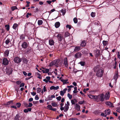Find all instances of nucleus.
<instances>
[{
  "label": "nucleus",
  "instance_id": "f257e3e1",
  "mask_svg": "<svg viewBox=\"0 0 120 120\" xmlns=\"http://www.w3.org/2000/svg\"><path fill=\"white\" fill-rule=\"evenodd\" d=\"M94 71H97V72L96 74L97 76L99 77H101L102 76L104 73V71L102 69H99L98 68L95 67L94 68Z\"/></svg>",
  "mask_w": 120,
  "mask_h": 120
},
{
  "label": "nucleus",
  "instance_id": "f03ea898",
  "mask_svg": "<svg viewBox=\"0 0 120 120\" xmlns=\"http://www.w3.org/2000/svg\"><path fill=\"white\" fill-rule=\"evenodd\" d=\"M104 94H99L96 97V99H98L101 101H103L104 100Z\"/></svg>",
  "mask_w": 120,
  "mask_h": 120
},
{
  "label": "nucleus",
  "instance_id": "7ed1b4c3",
  "mask_svg": "<svg viewBox=\"0 0 120 120\" xmlns=\"http://www.w3.org/2000/svg\"><path fill=\"white\" fill-rule=\"evenodd\" d=\"M59 62V59L53 61L51 62L50 64V66H52L53 65L58 64Z\"/></svg>",
  "mask_w": 120,
  "mask_h": 120
},
{
  "label": "nucleus",
  "instance_id": "20e7f679",
  "mask_svg": "<svg viewBox=\"0 0 120 120\" xmlns=\"http://www.w3.org/2000/svg\"><path fill=\"white\" fill-rule=\"evenodd\" d=\"M70 105V104L68 101H67V103L65 104L64 106V111L66 112L69 109V106Z\"/></svg>",
  "mask_w": 120,
  "mask_h": 120
},
{
  "label": "nucleus",
  "instance_id": "39448f33",
  "mask_svg": "<svg viewBox=\"0 0 120 120\" xmlns=\"http://www.w3.org/2000/svg\"><path fill=\"white\" fill-rule=\"evenodd\" d=\"M3 64L4 65H7L9 64V61L7 59L4 58L2 60Z\"/></svg>",
  "mask_w": 120,
  "mask_h": 120
},
{
  "label": "nucleus",
  "instance_id": "423d86ee",
  "mask_svg": "<svg viewBox=\"0 0 120 120\" xmlns=\"http://www.w3.org/2000/svg\"><path fill=\"white\" fill-rule=\"evenodd\" d=\"M58 40L61 41L63 39V35L60 34H58L56 36Z\"/></svg>",
  "mask_w": 120,
  "mask_h": 120
},
{
  "label": "nucleus",
  "instance_id": "0eeeda50",
  "mask_svg": "<svg viewBox=\"0 0 120 120\" xmlns=\"http://www.w3.org/2000/svg\"><path fill=\"white\" fill-rule=\"evenodd\" d=\"M22 60L21 59L19 58L18 57H15L14 59V61L15 63H17L21 62Z\"/></svg>",
  "mask_w": 120,
  "mask_h": 120
},
{
  "label": "nucleus",
  "instance_id": "6e6552de",
  "mask_svg": "<svg viewBox=\"0 0 120 120\" xmlns=\"http://www.w3.org/2000/svg\"><path fill=\"white\" fill-rule=\"evenodd\" d=\"M82 55V54L80 52H78L75 55V57L76 58L80 57Z\"/></svg>",
  "mask_w": 120,
  "mask_h": 120
},
{
  "label": "nucleus",
  "instance_id": "1a4fd4ad",
  "mask_svg": "<svg viewBox=\"0 0 120 120\" xmlns=\"http://www.w3.org/2000/svg\"><path fill=\"white\" fill-rule=\"evenodd\" d=\"M22 48L24 49L26 48L28 46L27 43L25 42H24L22 44Z\"/></svg>",
  "mask_w": 120,
  "mask_h": 120
},
{
  "label": "nucleus",
  "instance_id": "9d476101",
  "mask_svg": "<svg viewBox=\"0 0 120 120\" xmlns=\"http://www.w3.org/2000/svg\"><path fill=\"white\" fill-rule=\"evenodd\" d=\"M9 51L8 49L6 50L4 53V56L5 57H8L9 53Z\"/></svg>",
  "mask_w": 120,
  "mask_h": 120
},
{
  "label": "nucleus",
  "instance_id": "9b49d317",
  "mask_svg": "<svg viewBox=\"0 0 120 120\" xmlns=\"http://www.w3.org/2000/svg\"><path fill=\"white\" fill-rule=\"evenodd\" d=\"M106 105L109 106V107H113L114 106L109 101H107L105 102Z\"/></svg>",
  "mask_w": 120,
  "mask_h": 120
},
{
  "label": "nucleus",
  "instance_id": "f8f14e48",
  "mask_svg": "<svg viewBox=\"0 0 120 120\" xmlns=\"http://www.w3.org/2000/svg\"><path fill=\"white\" fill-rule=\"evenodd\" d=\"M109 93L108 92H107L105 95V98L106 100H107L109 99Z\"/></svg>",
  "mask_w": 120,
  "mask_h": 120
},
{
  "label": "nucleus",
  "instance_id": "ddd939ff",
  "mask_svg": "<svg viewBox=\"0 0 120 120\" xmlns=\"http://www.w3.org/2000/svg\"><path fill=\"white\" fill-rule=\"evenodd\" d=\"M64 64L66 67H67L68 66V60L67 58L65 57L64 59Z\"/></svg>",
  "mask_w": 120,
  "mask_h": 120
},
{
  "label": "nucleus",
  "instance_id": "4468645a",
  "mask_svg": "<svg viewBox=\"0 0 120 120\" xmlns=\"http://www.w3.org/2000/svg\"><path fill=\"white\" fill-rule=\"evenodd\" d=\"M81 47L80 46H76L74 49V51L77 52L81 49Z\"/></svg>",
  "mask_w": 120,
  "mask_h": 120
},
{
  "label": "nucleus",
  "instance_id": "2eb2a0df",
  "mask_svg": "<svg viewBox=\"0 0 120 120\" xmlns=\"http://www.w3.org/2000/svg\"><path fill=\"white\" fill-rule=\"evenodd\" d=\"M75 108L78 111H79L80 110V106L77 104H76L75 105Z\"/></svg>",
  "mask_w": 120,
  "mask_h": 120
},
{
  "label": "nucleus",
  "instance_id": "dca6fc26",
  "mask_svg": "<svg viewBox=\"0 0 120 120\" xmlns=\"http://www.w3.org/2000/svg\"><path fill=\"white\" fill-rule=\"evenodd\" d=\"M86 44V42L84 40L82 41L81 43L80 44V45L82 47L85 46Z\"/></svg>",
  "mask_w": 120,
  "mask_h": 120
},
{
  "label": "nucleus",
  "instance_id": "f3484780",
  "mask_svg": "<svg viewBox=\"0 0 120 120\" xmlns=\"http://www.w3.org/2000/svg\"><path fill=\"white\" fill-rule=\"evenodd\" d=\"M20 116L18 114H17L14 117V120H20Z\"/></svg>",
  "mask_w": 120,
  "mask_h": 120
},
{
  "label": "nucleus",
  "instance_id": "a211bd4d",
  "mask_svg": "<svg viewBox=\"0 0 120 120\" xmlns=\"http://www.w3.org/2000/svg\"><path fill=\"white\" fill-rule=\"evenodd\" d=\"M95 56L96 57L98 56L100 54V51L98 49L95 50Z\"/></svg>",
  "mask_w": 120,
  "mask_h": 120
},
{
  "label": "nucleus",
  "instance_id": "6ab92c4d",
  "mask_svg": "<svg viewBox=\"0 0 120 120\" xmlns=\"http://www.w3.org/2000/svg\"><path fill=\"white\" fill-rule=\"evenodd\" d=\"M31 49L30 48H28L25 50V53L26 54H27L30 53Z\"/></svg>",
  "mask_w": 120,
  "mask_h": 120
},
{
  "label": "nucleus",
  "instance_id": "aec40b11",
  "mask_svg": "<svg viewBox=\"0 0 120 120\" xmlns=\"http://www.w3.org/2000/svg\"><path fill=\"white\" fill-rule=\"evenodd\" d=\"M54 42L53 40L52 39H50L49 41V44L50 45H54Z\"/></svg>",
  "mask_w": 120,
  "mask_h": 120
},
{
  "label": "nucleus",
  "instance_id": "412c9836",
  "mask_svg": "<svg viewBox=\"0 0 120 120\" xmlns=\"http://www.w3.org/2000/svg\"><path fill=\"white\" fill-rule=\"evenodd\" d=\"M105 113L106 115H109L110 114V110L109 109L106 110L105 111Z\"/></svg>",
  "mask_w": 120,
  "mask_h": 120
},
{
  "label": "nucleus",
  "instance_id": "4be33fe9",
  "mask_svg": "<svg viewBox=\"0 0 120 120\" xmlns=\"http://www.w3.org/2000/svg\"><path fill=\"white\" fill-rule=\"evenodd\" d=\"M68 79H61V81L63 82V84H67V83H68V82H67L68 81Z\"/></svg>",
  "mask_w": 120,
  "mask_h": 120
},
{
  "label": "nucleus",
  "instance_id": "5701e85b",
  "mask_svg": "<svg viewBox=\"0 0 120 120\" xmlns=\"http://www.w3.org/2000/svg\"><path fill=\"white\" fill-rule=\"evenodd\" d=\"M88 96L90 98L92 99H96V96H94L92 95H88Z\"/></svg>",
  "mask_w": 120,
  "mask_h": 120
},
{
  "label": "nucleus",
  "instance_id": "b1692460",
  "mask_svg": "<svg viewBox=\"0 0 120 120\" xmlns=\"http://www.w3.org/2000/svg\"><path fill=\"white\" fill-rule=\"evenodd\" d=\"M60 25V23L59 22H56L55 24V26L56 28H58Z\"/></svg>",
  "mask_w": 120,
  "mask_h": 120
},
{
  "label": "nucleus",
  "instance_id": "393cba45",
  "mask_svg": "<svg viewBox=\"0 0 120 120\" xmlns=\"http://www.w3.org/2000/svg\"><path fill=\"white\" fill-rule=\"evenodd\" d=\"M51 105L54 107H56L57 106V103L56 102H52Z\"/></svg>",
  "mask_w": 120,
  "mask_h": 120
},
{
  "label": "nucleus",
  "instance_id": "a878e982",
  "mask_svg": "<svg viewBox=\"0 0 120 120\" xmlns=\"http://www.w3.org/2000/svg\"><path fill=\"white\" fill-rule=\"evenodd\" d=\"M43 23V21L41 20H39L38 21V24L39 25H42Z\"/></svg>",
  "mask_w": 120,
  "mask_h": 120
},
{
  "label": "nucleus",
  "instance_id": "bb28decb",
  "mask_svg": "<svg viewBox=\"0 0 120 120\" xmlns=\"http://www.w3.org/2000/svg\"><path fill=\"white\" fill-rule=\"evenodd\" d=\"M118 78V74H116V75H114L113 77V79L115 81Z\"/></svg>",
  "mask_w": 120,
  "mask_h": 120
},
{
  "label": "nucleus",
  "instance_id": "cd10ccee",
  "mask_svg": "<svg viewBox=\"0 0 120 120\" xmlns=\"http://www.w3.org/2000/svg\"><path fill=\"white\" fill-rule=\"evenodd\" d=\"M18 25L17 23H15L13 25V29L15 30L17 27L18 26Z\"/></svg>",
  "mask_w": 120,
  "mask_h": 120
},
{
  "label": "nucleus",
  "instance_id": "c85d7f7f",
  "mask_svg": "<svg viewBox=\"0 0 120 120\" xmlns=\"http://www.w3.org/2000/svg\"><path fill=\"white\" fill-rule=\"evenodd\" d=\"M48 98L49 100H52V98H55V96L54 95H51V97H50V96L48 97Z\"/></svg>",
  "mask_w": 120,
  "mask_h": 120
},
{
  "label": "nucleus",
  "instance_id": "c756f323",
  "mask_svg": "<svg viewBox=\"0 0 120 120\" xmlns=\"http://www.w3.org/2000/svg\"><path fill=\"white\" fill-rule=\"evenodd\" d=\"M10 42V40L9 39H7L5 41V43L6 45H8Z\"/></svg>",
  "mask_w": 120,
  "mask_h": 120
},
{
  "label": "nucleus",
  "instance_id": "7c9ffc66",
  "mask_svg": "<svg viewBox=\"0 0 120 120\" xmlns=\"http://www.w3.org/2000/svg\"><path fill=\"white\" fill-rule=\"evenodd\" d=\"M73 21L75 23H76L78 22V20L77 18L75 17L73 19Z\"/></svg>",
  "mask_w": 120,
  "mask_h": 120
},
{
  "label": "nucleus",
  "instance_id": "2f4dec72",
  "mask_svg": "<svg viewBox=\"0 0 120 120\" xmlns=\"http://www.w3.org/2000/svg\"><path fill=\"white\" fill-rule=\"evenodd\" d=\"M5 27H6V29L7 31H8L9 30L10 27L8 25H6L5 26Z\"/></svg>",
  "mask_w": 120,
  "mask_h": 120
},
{
  "label": "nucleus",
  "instance_id": "473e14b6",
  "mask_svg": "<svg viewBox=\"0 0 120 120\" xmlns=\"http://www.w3.org/2000/svg\"><path fill=\"white\" fill-rule=\"evenodd\" d=\"M103 43L104 46H105L108 43L106 41H103Z\"/></svg>",
  "mask_w": 120,
  "mask_h": 120
},
{
  "label": "nucleus",
  "instance_id": "72a5a7b5",
  "mask_svg": "<svg viewBox=\"0 0 120 120\" xmlns=\"http://www.w3.org/2000/svg\"><path fill=\"white\" fill-rule=\"evenodd\" d=\"M11 9L12 11H13L15 9H17V8L15 6H14L11 7Z\"/></svg>",
  "mask_w": 120,
  "mask_h": 120
},
{
  "label": "nucleus",
  "instance_id": "f704fd0d",
  "mask_svg": "<svg viewBox=\"0 0 120 120\" xmlns=\"http://www.w3.org/2000/svg\"><path fill=\"white\" fill-rule=\"evenodd\" d=\"M69 34L68 32H66L65 33L64 36L65 37H67L69 36Z\"/></svg>",
  "mask_w": 120,
  "mask_h": 120
},
{
  "label": "nucleus",
  "instance_id": "c9c22d12",
  "mask_svg": "<svg viewBox=\"0 0 120 120\" xmlns=\"http://www.w3.org/2000/svg\"><path fill=\"white\" fill-rule=\"evenodd\" d=\"M67 96L70 99H71L72 98V95L70 94L69 93L68 94Z\"/></svg>",
  "mask_w": 120,
  "mask_h": 120
},
{
  "label": "nucleus",
  "instance_id": "e433bc0d",
  "mask_svg": "<svg viewBox=\"0 0 120 120\" xmlns=\"http://www.w3.org/2000/svg\"><path fill=\"white\" fill-rule=\"evenodd\" d=\"M91 16L93 17L94 18L95 17V15L94 13L92 12L91 14Z\"/></svg>",
  "mask_w": 120,
  "mask_h": 120
},
{
  "label": "nucleus",
  "instance_id": "4c0bfd02",
  "mask_svg": "<svg viewBox=\"0 0 120 120\" xmlns=\"http://www.w3.org/2000/svg\"><path fill=\"white\" fill-rule=\"evenodd\" d=\"M79 63L82 66H83L85 64V62L83 61Z\"/></svg>",
  "mask_w": 120,
  "mask_h": 120
},
{
  "label": "nucleus",
  "instance_id": "58836bf2",
  "mask_svg": "<svg viewBox=\"0 0 120 120\" xmlns=\"http://www.w3.org/2000/svg\"><path fill=\"white\" fill-rule=\"evenodd\" d=\"M20 38L21 39H23L25 38L24 36L23 35H20Z\"/></svg>",
  "mask_w": 120,
  "mask_h": 120
},
{
  "label": "nucleus",
  "instance_id": "ea45409f",
  "mask_svg": "<svg viewBox=\"0 0 120 120\" xmlns=\"http://www.w3.org/2000/svg\"><path fill=\"white\" fill-rule=\"evenodd\" d=\"M41 89L40 88H38L37 89V92L38 93H39L41 91Z\"/></svg>",
  "mask_w": 120,
  "mask_h": 120
},
{
  "label": "nucleus",
  "instance_id": "a19ab883",
  "mask_svg": "<svg viewBox=\"0 0 120 120\" xmlns=\"http://www.w3.org/2000/svg\"><path fill=\"white\" fill-rule=\"evenodd\" d=\"M16 105L18 108H19L21 106V104L19 103H16Z\"/></svg>",
  "mask_w": 120,
  "mask_h": 120
},
{
  "label": "nucleus",
  "instance_id": "79ce46f5",
  "mask_svg": "<svg viewBox=\"0 0 120 120\" xmlns=\"http://www.w3.org/2000/svg\"><path fill=\"white\" fill-rule=\"evenodd\" d=\"M64 93L62 90L60 92V94L62 96H63Z\"/></svg>",
  "mask_w": 120,
  "mask_h": 120
},
{
  "label": "nucleus",
  "instance_id": "37998d69",
  "mask_svg": "<svg viewBox=\"0 0 120 120\" xmlns=\"http://www.w3.org/2000/svg\"><path fill=\"white\" fill-rule=\"evenodd\" d=\"M12 101H8L7 102V103L6 104V105H9L11 103H12Z\"/></svg>",
  "mask_w": 120,
  "mask_h": 120
},
{
  "label": "nucleus",
  "instance_id": "c03bdc74",
  "mask_svg": "<svg viewBox=\"0 0 120 120\" xmlns=\"http://www.w3.org/2000/svg\"><path fill=\"white\" fill-rule=\"evenodd\" d=\"M47 107L50 110H51L52 108V106L51 105H48L47 106Z\"/></svg>",
  "mask_w": 120,
  "mask_h": 120
},
{
  "label": "nucleus",
  "instance_id": "a18cd8bd",
  "mask_svg": "<svg viewBox=\"0 0 120 120\" xmlns=\"http://www.w3.org/2000/svg\"><path fill=\"white\" fill-rule=\"evenodd\" d=\"M35 99L36 100H38L39 99V98L37 95H36L35 97Z\"/></svg>",
  "mask_w": 120,
  "mask_h": 120
},
{
  "label": "nucleus",
  "instance_id": "49530a36",
  "mask_svg": "<svg viewBox=\"0 0 120 120\" xmlns=\"http://www.w3.org/2000/svg\"><path fill=\"white\" fill-rule=\"evenodd\" d=\"M84 102V101H79L78 102V103L80 104H82Z\"/></svg>",
  "mask_w": 120,
  "mask_h": 120
},
{
  "label": "nucleus",
  "instance_id": "de8ad7c7",
  "mask_svg": "<svg viewBox=\"0 0 120 120\" xmlns=\"http://www.w3.org/2000/svg\"><path fill=\"white\" fill-rule=\"evenodd\" d=\"M61 98L60 96L56 97V99L59 101H60L61 100Z\"/></svg>",
  "mask_w": 120,
  "mask_h": 120
},
{
  "label": "nucleus",
  "instance_id": "09e8293b",
  "mask_svg": "<svg viewBox=\"0 0 120 120\" xmlns=\"http://www.w3.org/2000/svg\"><path fill=\"white\" fill-rule=\"evenodd\" d=\"M69 120H78L77 118H70L69 119Z\"/></svg>",
  "mask_w": 120,
  "mask_h": 120
},
{
  "label": "nucleus",
  "instance_id": "8fccbe9b",
  "mask_svg": "<svg viewBox=\"0 0 120 120\" xmlns=\"http://www.w3.org/2000/svg\"><path fill=\"white\" fill-rule=\"evenodd\" d=\"M66 27L67 28H68L69 29H71V26L70 25H67L66 26Z\"/></svg>",
  "mask_w": 120,
  "mask_h": 120
},
{
  "label": "nucleus",
  "instance_id": "3c124183",
  "mask_svg": "<svg viewBox=\"0 0 120 120\" xmlns=\"http://www.w3.org/2000/svg\"><path fill=\"white\" fill-rule=\"evenodd\" d=\"M71 102L72 104H74L75 103V101L74 99V100H71Z\"/></svg>",
  "mask_w": 120,
  "mask_h": 120
},
{
  "label": "nucleus",
  "instance_id": "603ef678",
  "mask_svg": "<svg viewBox=\"0 0 120 120\" xmlns=\"http://www.w3.org/2000/svg\"><path fill=\"white\" fill-rule=\"evenodd\" d=\"M33 105V104L31 103H29V105L28 106L29 107H31Z\"/></svg>",
  "mask_w": 120,
  "mask_h": 120
},
{
  "label": "nucleus",
  "instance_id": "864d4df0",
  "mask_svg": "<svg viewBox=\"0 0 120 120\" xmlns=\"http://www.w3.org/2000/svg\"><path fill=\"white\" fill-rule=\"evenodd\" d=\"M25 85V84L24 83H22L21 84L20 86V87H21L24 86Z\"/></svg>",
  "mask_w": 120,
  "mask_h": 120
},
{
  "label": "nucleus",
  "instance_id": "5fc2aeb1",
  "mask_svg": "<svg viewBox=\"0 0 120 120\" xmlns=\"http://www.w3.org/2000/svg\"><path fill=\"white\" fill-rule=\"evenodd\" d=\"M50 89L51 90H54V86H51L50 88Z\"/></svg>",
  "mask_w": 120,
  "mask_h": 120
},
{
  "label": "nucleus",
  "instance_id": "6e6d98bb",
  "mask_svg": "<svg viewBox=\"0 0 120 120\" xmlns=\"http://www.w3.org/2000/svg\"><path fill=\"white\" fill-rule=\"evenodd\" d=\"M43 81L45 82L46 83H48L49 82V81L46 79H43Z\"/></svg>",
  "mask_w": 120,
  "mask_h": 120
},
{
  "label": "nucleus",
  "instance_id": "4d7b16f0",
  "mask_svg": "<svg viewBox=\"0 0 120 120\" xmlns=\"http://www.w3.org/2000/svg\"><path fill=\"white\" fill-rule=\"evenodd\" d=\"M31 94L33 96H35L36 94L35 92H32L31 93Z\"/></svg>",
  "mask_w": 120,
  "mask_h": 120
},
{
  "label": "nucleus",
  "instance_id": "13d9d810",
  "mask_svg": "<svg viewBox=\"0 0 120 120\" xmlns=\"http://www.w3.org/2000/svg\"><path fill=\"white\" fill-rule=\"evenodd\" d=\"M89 89L88 88H86V89H84L83 90V91L85 92H86V91H88L89 90Z\"/></svg>",
  "mask_w": 120,
  "mask_h": 120
},
{
  "label": "nucleus",
  "instance_id": "bf43d9fd",
  "mask_svg": "<svg viewBox=\"0 0 120 120\" xmlns=\"http://www.w3.org/2000/svg\"><path fill=\"white\" fill-rule=\"evenodd\" d=\"M45 73H47L49 71V70L48 69H46L45 70Z\"/></svg>",
  "mask_w": 120,
  "mask_h": 120
},
{
  "label": "nucleus",
  "instance_id": "052dcab7",
  "mask_svg": "<svg viewBox=\"0 0 120 120\" xmlns=\"http://www.w3.org/2000/svg\"><path fill=\"white\" fill-rule=\"evenodd\" d=\"M46 79L47 80H49L50 79V78L49 76H47L46 77Z\"/></svg>",
  "mask_w": 120,
  "mask_h": 120
},
{
  "label": "nucleus",
  "instance_id": "680f3d73",
  "mask_svg": "<svg viewBox=\"0 0 120 120\" xmlns=\"http://www.w3.org/2000/svg\"><path fill=\"white\" fill-rule=\"evenodd\" d=\"M33 98H31L29 99V102H31V101H33Z\"/></svg>",
  "mask_w": 120,
  "mask_h": 120
},
{
  "label": "nucleus",
  "instance_id": "e2e57ef3",
  "mask_svg": "<svg viewBox=\"0 0 120 120\" xmlns=\"http://www.w3.org/2000/svg\"><path fill=\"white\" fill-rule=\"evenodd\" d=\"M59 88V87L58 86H57L56 87L54 86V90H57Z\"/></svg>",
  "mask_w": 120,
  "mask_h": 120
},
{
  "label": "nucleus",
  "instance_id": "0e129e2a",
  "mask_svg": "<svg viewBox=\"0 0 120 120\" xmlns=\"http://www.w3.org/2000/svg\"><path fill=\"white\" fill-rule=\"evenodd\" d=\"M21 83V82L20 81H18L16 82V83L19 85Z\"/></svg>",
  "mask_w": 120,
  "mask_h": 120
},
{
  "label": "nucleus",
  "instance_id": "69168bd1",
  "mask_svg": "<svg viewBox=\"0 0 120 120\" xmlns=\"http://www.w3.org/2000/svg\"><path fill=\"white\" fill-rule=\"evenodd\" d=\"M23 74L24 75L26 76L27 75V74L25 71H23Z\"/></svg>",
  "mask_w": 120,
  "mask_h": 120
},
{
  "label": "nucleus",
  "instance_id": "338daca9",
  "mask_svg": "<svg viewBox=\"0 0 120 120\" xmlns=\"http://www.w3.org/2000/svg\"><path fill=\"white\" fill-rule=\"evenodd\" d=\"M23 111H24V112H26V113L27 112H28L27 109H26L24 110Z\"/></svg>",
  "mask_w": 120,
  "mask_h": 120
},
{
  "label": "nucleus",
  "instance_id": "774afa93",
  "mask_svg": "<svg viewBox=\"0 0 120 120\" xmlns=\"http://www.w3.org/2000/svg\"><path fill=\"white\" fill-rule=\"evenodd\" d=\"M118 54L117 55V56L118 57V58H119V59H120V54H119V52H118Z\"/></svg>",
  "mask_w": 120,
  "mask_h": 120
}]
</instances>
